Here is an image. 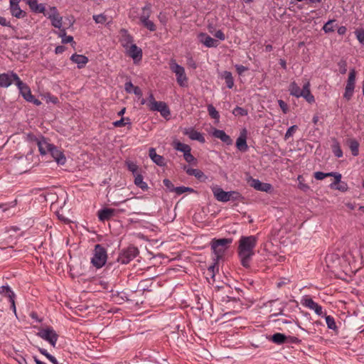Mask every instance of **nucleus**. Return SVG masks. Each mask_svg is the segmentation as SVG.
<instances>
[{
  "mask_svg": "<svg viewBox=\"0 0 364 364\" xmlns=\"http://www.w3.org/2000/svg\"><path fill=\"white\" fill-rule=\"evenodd\" d=\"M257 243L255 235L242 236L238 241V256L241 264L245 267L250 266V262L255 255V247Z\"/></svg>",
  "mask_w": 364,
  "mask_h": 364,
  "instance_id": "obj_1",
  "label": "nucleus"
},
{
  "mask_svg": "<svg viewBox=\"0 0 364 364\" xmlns=\"http://www.w3.org/2000/svg\"><path fill=\"white\" fill-rule=\"evenodd\" d=\"M289 91L291 95L297 98L302 97L309 103H312L315 100L314 97L310 92V82L309 81L304 84L302 90L295 82H292L289 85Z\"/></svg>",
  "mask_w": 364,
  "mask_h": 364,
  "instance_id": "obj_2",
  "label": "nucleus"
},
{
  "mask_svg": "<svg viewBox=\"0 0 364 364\" xmlns=\"http://www.w3.org/2000/svg\"><path fill=\"white\" fill-rule=\"evenodd\" d=\"M232 242V240L228 238L215 239L212 240L211 248L218 259L223 256Z\"/></svg>",
  "mask_w": 364,
  "mask_h": 364,
  "instance_id": "obj_3",
  "label": "nucleus"
},
{
  "mask_svg": "<svg viewBox=\"0 0 364 364\" xmlns=\"http://www.w3.org/2000/svg\"><path fill=\"white\" fill-rule=\"evenodd\" d=\"M211 189L215 198L218 201L228 202L230 200H237L240 197V193L236 191L226 192L217 186L212 187Z\"/></svg>",
  "mask_w": 364,
  "mask_h": 364,
  "instance_id": "obj_4",
  "label": "nucleus"
},
{
  "mask_svg": "<svg viewBox=\"0 0 364 364\" xmlns=\"http://www.w3.org/2000/svg\"><path fill=\"white\" fill-rule=\"evenodd\" d=\"M169 66L171 70L176 75L178 84L181 87L187 86L188 77L184 68L178 65L174 60L170 61Z\"/></svg>",
  "mask_w": 364,
  "mask_h": 364,
  "instance_id": "obj_5",
  "label": "nucleus"
},
{
  "mask_svg": "<svg viewBox=\"0 0 364 364\" xmlns=\"http://www.w3.org/2000/svg\"><path fill=\"white\" fill-rule=\"evenodd\" d=\"M107 259L105 249L100 245H96L94 250L93 257L91 259L92 264L97 268L103 267Z\"/></svg>",
  "mask_w": 364,
  "mask_h": 364,
  "instance_id": "obj_6",
  "label": "nucleus"
},
{
  "mask_svg": "<svg viewBox=\"0 0 364 364\" xmlns=\"http://www.w3.org/2000/svg\"><path fill=\"white\" fill-rule=\"evenodd\" d=\"M51 21L55 28L61 29L63 26V17L60 16L58 9L55 6L50 7L46 13H43Z\"/></svg>",
  "mask_w": 364,
  "mask_h": 364,
  "instance_id": "obj_7",
  "label": "nucleus"
},
{
  "mask_svg": "<svg viewBox=\"0 0 364 364\" xmlns=\"http://www.w3.org/2000/svg\"><path fill=\"white\" fill-rule=\"evenodd\" d=\"M38 336L43 340L48 341L53 347L55 346L58 336L53 328H42L38 333Z\"/></svg>",
  "mask_w": 364,
  "mask_h": 364,
  "instance_id": "obj_8",
  "label": "nucleus"
},
{
  "mask_svg": "<svg viewBox=\"0 0 364 364\" xmlns=\"http://www.w3.org/2000/svg\"><path fill=\"white\" fill-rule=\"evenodd\" d=\"M355 77L356 72L355 69H351L348 75L347 83L345 88V92L343 95V97L347 100H350V97L353 96L355 84Z\"/></svg>",
  "mask_w": 364,
  "mask_h": 364,
  "instance_id": "obj_9",
  "label": "nucleus"
},
{
  "mask_svg": "<svg viewBox=\"0 0 364 364\" xmlns=\"http://www.w3.org/2000/svg\"><path fill=\"white\" fill-rule=\"evenodd\" d=\"M139 253L135 247H129L127 250L122 251L118 257V261L122 264H128L131 260L135 258Z\"/></svg>",
  "mask_w": 364,
  "mask_h": 364,
  "instance_id": "obj_10",
  "label": "nucleus"
},
{
  "mask_svg": "<svg viewBox=\"0 0 364 364\" xmlns=\"http://www.w3.org/2000/svg\"><path fill=\"white\" fill-rule=\"evenodd\" d=\"M20 2L21 0H10L9 1L11 14L17 18H23L26 16V13L20 8Z\"/></svg>",
  "mask_w": 364,
  "mask_h": 364,
  "instance_id": "obj_11",
  "label": "nucleus"
},
{
  "mask_svg": "<svg viewBox=\"0 0 364 364\" xmlns=\"http://www.w3.org/2000/svg\"><path fill=\"white\" fill-rule=\"evenodd\" d=\"M301 303L304 306L313 310L317 315H323L322 307L309 296L304 297L301 300Z\"/></svg>",
  "mask_w": 364,
  "mask_h": 364,
  "instance_id": "obj_12",
  "label": "nucleus"
},
{
  "mask_svg": "<svg viewBox=\"0 0 364 364\" xmlns=\"http://www.w3.org/2000/svg\"><path fill=\"white\" fill-rule=\"evenodd\" d=\"M125 53L136 63L142 58V50L136 44L133 43L125 49Z\"/></svg>",
  "mask_w": 364,
  "mask_h": 364,
  "instance_id": "obj_13",
  "label": "nucleus"
},
{
  "mask_svg": "<svg viewBox=\"0 0 364 364\" xmlns=\"http://www.w3.org/2000/svg\"><path fill=\"white\" fill-rule=\"evenodd\" d=\"M198 39L200 43L207 48H216L218 45V41L213 38L205 33H200L198 35Z\"/></svg>",
  "mask_w": 364,
  "mask_h": 364,
  "instance_id": "obj_14",
  "label": "nucleus"
},
{
  "mask_svg": "<svg viewBox=\"0 0 364 364\" xmlns=\"http://www.w3.org/2000/svg\"><path fill=\"white\" fill-rule=\"evenodd\" d=\"M16 86L18 87L21 95L27 102L32 99L33 95L31 94L29 87L23 83L19 77H16Z\"/></svg>",
  "mask_w": 364,
  "mask_h": 364,
  "instance_id": "obj_15",
  "label": "nucleus"
},
{
  "mask_svg": "<svg viewBox=\"0 0 364 364\" xmlns=\"http://www.w3.org/2000/svg\"><path fill=\"white\" fill-rule=\"evenodd\" d=\"M249 183L251 187L257 191L269 192L272 189V185L267 183H262L258 179L250 178Z\"/></svg>",
  "mask_w": 364,
  "mask_h": 364,
  "instance_id": "obj_16",
  "label": "nucleus"
},
{
  "mask_svg": "<svg viewBox=\"0 0 364 364\" xmlns=\"http://www.w3.org/2000/svg\"><path fill=\"white\" fill-rule=\"evenodd\" d=\"M119 41L122 46L126 49L134 43L132 36L125 29H121L119 31Z\"/></svg>",
  "mask_w": 364,
  "mask_h": 364,
  "instance_id": "obj_17",
  "label": "nucleus"
},
{
  "mask_svg": "<svg viewBox=\"0 0 364 364\" xmlns=\"http://www.w3.org/2000/svg\"><path fill=\"white\" fill-rule=\"evenodd\" d=\"M16 77H18V75L14 73L0 74V86L7 87L13 81L16 84Z\"/></svg>",
  "mask_w": 364,
  "mask_h": 364,
  "instance_id": "obj_18",
  "label": "nucleus"
},
{
  "mask_svg": "<svg viewBox=\"0 0 364 364\" xmlns=\"http://www.w3.org/2000/svg\"><path fill=\"white\" fill-rule=\"evenodd\" d=\"M183 133L192 140H196L201 143L205 141L203 134L193 128H186L183 129Z\"/></svg>",
  "mask_w": 364,
  "mask_h": 364,
  "instance_id": "obj_19",
  "label": "nucleus"
},
{
  "mask_svg": "<svg viewBox=\"0 0 364 364\" xmlns=\"http://www.w3.org/2000/svg\"><path fill=\"white\" fill-rule=\"evenodd\" d=\"M247 130L243 129L236 141V146L241 151H246L248 149L247 144Z\"/></svg>",
  "mask_w": 364,
  "mask_h": 364,
  "instance_id": "obj_20",
  "label": "nucleus"
},
{
  "mask_svg": "<svg viewBox=\"0 0 364 364\" xmlns=\"http://www.w3.org/2000/svg\"><path fill=\"white\" fill-rule=\"evenodd\" d=\"M0 294L9 298L11 304V308L14 313H16V306L14 302V293L7 286H2L0 287Z\"/></svg>",
  "mask_w": 364,
  "mask_h": 364,
  "instance_id": "obj_21",
  "label": "nucleus"
},
{
  "mask_svg": "<svg viewBox=\"0 0 364 364\" xmlns=\"http://www.w3.org/2000/svg\"><path fill=\"white\" fill-rule=\"evenodd\" d=\"M37 144L39 151L42 155L50 153V149L53 146V144L48 143L43 137L41 138L40 139H37Z\"/></svg>",
  "mask_w": 364,
  "mask_h": 364,
  "instance_id": "obj_22",
  "label": "nucleus"
},
{
  "mask_svg": "<svg viewBox=\"0 0 364 364\" xmlns=\"http://www.w3.org/2000/svg\"><path fill=\"white\" fill-rule=\"evenodd\" d=\"M50 153L58 164H65L66 159L61 151L58 150L55 146H53V148L50 149Z\"/></svg>",
  "mask_w": 364,
  "mask_h": 364,
  "instance_id": "obj_23",
  "label": "nucleus"
},
{
  "mask_svg": "<svg viewBox=\"0 0 364 364\" xmlns=\"http://www.w3.org/2000/svg\"><path fill=\"white\" fill-rule=\"evenodd\" d=\"M183 169L186 171L187 174L189 176H194L198 180L205 181L207 179V176L199 169L192 168L186 166H184Z\"/></svg>",
  "mask_w": 364,
  "mask_h": 364,
  "instance_id": "obj_24",
  "label": "nucleus"
},
{
  "mask_svg": "<svg viewBox=\"0 0 364 364\" xmlns=\"http://www.w3.org/2000/svg\"><path fill=\"white\" fill-rule=\"evenodd\" d=\"M213 136L215 138L220 139L223 142L228 145L232 144V143L230 137L223 130L215 129L213 132Z\"/></svg>",
  "mask_w": 364,
  "mask_h": 364,
  "instance_id": "obj_25",
  "label": "nucleus"
},
{
  "mask_svg": "<svg viewBox=\"0 0 364 364\" xmlns=\"http://www.w3.org/2000/svg\"><path fill=\"white\" fill-rule=\"evenodd\" d=\"M29 6V8L35 11L38 13H44L46 11V8L43 4H38L37 0H23Z\"/></svg>",
  "mask_w": 364,
  "mask_h": 364,
  "instance_id": "obj_26",
  "label": "nucleus"
},
{
  "mask_svg": "<svg viewBox=\"0 0 364 364\" xmlns=\"http://www.w3.org/2000/svg\"><path fill=\"white\" fill-rule=\"evenodd\" d=\"M70 60L77 65L78 68H83L88 62V58L79 54H74L71 56Z\"/></svg>",
  "mask_w": 364,
  "mask_h": 364,
  "instance_id": "obj_27",
  "label": "nucleus"
},
{
  "mask_svg": "<svg viewBox=\"0 0 364 364\" xmlns=\"http://www.w3.org/2000/svg\"><path fill=\"white\" fill-rule=\"evenodd\" d=\"M116 210L112 208H104L98 211L99 219L102 221L106 220L114 215Z\"/></svg>",
  "mask_w": 364,
  "mask_h": 364,
  "instance_id": "obj_28",
  "label": "nucleus"
},
{
  "mask_svg": "<svg viewBox=\"0 0 364 364\" xmlns=\"http://www.w3.org/2000/svg\"><path fill=\"white\" fill-rule=\"evenodd\" d=\"M153 111H158L164 118H168L170 115V109L167 105L164 102H159Z\"/></svg>",
  "mask_w": 364,
  "mask_h": 364,
  "instance_id": "obj_29",
  "label": "nucleus"
},
{
  "mask_svg": "<svg viewBox=\"0 0 364 364\" xmlns=\"http://www.w3.org/2000/svg\"><path fill=\"white\" fill-rule=\"evenodd\" d=\"M149 157L158 166H163L165 165L164 157L157 154L154 148L149 149Z\"/></svg>",
  "mask_w": 364,
  "mask_h": 364,
  "instance_id": "obj_30",
  "label": "nucleus"
},
{
  "mask_svg": "<svg viewBox=\"0 0 364 364\" xmlns=\"http://www.w3.org/2000/svg\"><path fill=\"white\" fill-rule=\"evenodd\" d=\"M172 145L175 149L183 152V154H185L186 152L191 151V148L189 145L181 143L177 140L173 141Z\"/></svg>",
  "mask_w": 364,
  "mask_h": 364,
  "instance_id": "obj_31",
  "label": "nucleus"
},
{
  "mask_svg": "<svg viewBox=\"0 0 364 364\" xmlns=\"http://www.w3.org/2000/svg\"><path fill=\"white\" fill-rule=\"evenodd\" d=\"M134 182V184L142 191H147L149 189L148 184L144 181V178L141 174L135 175Z\"/></svg>",
  "mask_w": 364,
  "mask_h": 364,
  "instance_id": "obj_32",
  "label": "nucleus"
},
{
  "mask_svg": "<svg viewBox=\"0 0 364 364\" xmlns=\"http://www.w3.org/2000/svg\"><path fill=\"white\" fill-rule=\"evenodd\" d=\"M222 77L225 80V83L228 88H232L234 86V80L232 74L229 71H224L222 75Z\"/></svg>",
  "mask_w": 364,
  "mask_h": 364,
  "instance_id": "obj_33",
  "label": "nucleus"
},
{
  "mask_svg": "<svg viewBox=\"0 0 364 364\" xmlns=\"http://www.w3.org/2000/svg\"><path fill=\"white\" fill-rule=\"evenodd\" d=\"M146 106L151 111H153L156 106L157 105V104L159 103V102L155 100L154 95L151 92L149 93V96L146 99Z\"/></svg>",
  "mask_w": 364,
  "mask_h": 364,
  "instance_id": "obj_34",
  "label": "nucleus"
},
{
  "mask_svg": "<svg viewBox=\"0 0 364 364\" xmlns=\"http://www.w3.org/2000/svg\"><path fill=\"white\" fill-rule=\"evenodd\" d=\"M349 148L353 156H358L359 152V144L355 139L349 140Z\"/></svg>",
  "mask_w": 364,
  "mask_h": 364,
  "instance_id": "obj_35",
  "label": "nucleus"
},
{
  "mask_svg": "<svg viewBox=\"0 0 364 364\" xmlns=\"http://www.w3.org/2000/svg\"><path fill=\"white\" fill-rule=\"evenodd\" d=\"M332 151L336 156L338 158H341L343 156V151L341 149L339 143L336 140H333V144H332Z\"/></svg>",
  "mask_w": 364,
  "mask_h": 364,
  "instance_id": "obj_36",
  "label": "nucleus"
},
{
  "mask_svg": "<svg viewBox=\"0 0 364 364\" xmlns=\"http://www.w3.org/2000/svg\"><path fill=\"white\" fill-rule=\"evenodd\" d=\"M287 337L280 333H277L272 336V341L277 344H282L285 342Z\"/></svg>",
  "mask_w": 364,
  "mask_h": 364,
  "instance_id": "obj_37",
  "label": "nucleus"
},
{
  "mask_svg": "<svg viewBox=\"0 0 364 364\" xmlns=\"http://www.w3.org/2000/svg\"><path fill=\"white\" fill-rule=\"evenodd\" d=\"M208 112L209 115L214 119L216 120L217 122H219L220 114L215 109V108L212 105H208Z\"/></svg>",
  "mask_w": 364,
  "mask_h": 364,
  "instance_id": "obj_38",
  "label": "nucleus"
},
{
  "mask_svg": "<svg viewBox=\"0 0 364 364\" xmlns=\"http://www.w3.org/2000/svg\"><path fill=\"white\" fill-rule=\"evenodd\" d=\"M59 36L62 38L63 43H70L73 41V38L70 36H66L65 30L64 28L60 29Z\"/></svg>",
  "mask_w": 364,
  "mask_h": 364,
  "instance_id": "obj_39",
  "label": "nucleus"
},
{
  "mask_svg": "<svg viewBox=\"0 0 364 364\" xmlns=\"http://www.w3.org/2000/svg\"><path fill=\"white\" fill-rule=\"evenodd\" d=\"M126 164L127 166L129 171H130L134 174V176L136 174H139L138 173L139 167L134 162L131 161H127L126 162Z\"/></svg>",
  "mask_w": 364,
  "mask_h": 364,
  "instance_id": "obj_40",
  "label": "nucleus"
},
{
  "mask_svg": "<svg viewBox=\"0 0 364 364\" xmlns=\"http://www.w3.org/2000/svg\"><path fill=\"white\" fill-rule=\"evenodd\" d=\"M150 15V9L147 7H144L142 10V14L139 17L140 22L141 23H144L149 18Z\"/></svg>",
  "mask_w": 364,
  "mask_h": 364,
  "instance_id": "obj_41",
  "label": "nucleus"
},
{
  "mask_svg": "<svg viewBox=\"0 0 364 364\" xmlns=\"http://www.w3.org/2000/svg\"><path fill=\"white\" fill-rule=\"evenodd\" d=\"M326 322L328 328L336 330L337 328L334 318L331 316H326Z\"/></svg>",
  "mask_w": 364,
  "mask_h": 364,
  "instance_id": "obj_42",
  "label": "nucleus"
},
{
  "mask_svg": "<svg viewBox=\"0 0 364 364\" xmlns=\"http://www.w3.org/2000/svg\"><path fill=\"white\" fill-rule=\"evenodd\" d=\"M39 351L41 354L45 355L51 363L53 364H57V360L54 356L49 354L46 349L43 348H39Z\"/></svg>",
  "mask_w": 364,
  "mask_h": 364,
  "instance_id": "obj_43",
  "label": "nucleus"
},
{
  "mask_svg": "<svg viewBox=\"0 0 364 364\" xmlns=\"http://www.w3.org/2000/svg\"><path fill=\"white\" fill-rule=\"evenodd\" d=\"M232 114L235 116H246L247 111L242 107H237L233 109Z\"/></svg>",
  "mask_w": 364,
  "mask_h": 364,
  "instance_id": "obj_44",
  "label": "nucleus"
},
{
  "mask_svg": "<svg viewBox=\"0 0 364 364\" xmlns=\"http://www.w3.org/2000/svg\"><path fill=\"white\" fill-rule=\"evenodd\" d=\"M93 19L96 23L103 24L107 21V16L104 14L94 15Z\"/></svg>",
  "mask_w": 364,
  "mask_h": 364,
  "instance_id": "obj_45",
  "label": "nucleus"
},
{
  "mask_svg": "<svg viewBox=\"0 0 364 364\" xmlns=\"http://www.w3.org/2000/svg\"><path fill=\"white\" fill-rule=\"evenodd\" d=\"M184 159L188 163H192L193 164H197L196 159L191 154V151L186 152L185 154H183Z\"/></svg>",
  "mask_w": 364,
  "mask_h": 364,
  "instance_id": "obj_46",
  "label": "nucleus"
},
{
  "mask_svg": "<svg viewBox=\"0 0 364 364\" xmlns=\"http://www.w3.org/2000/svg\"><path fill=\"white\" fill-rule=\"evenodd\" d=\"M298 127L296 125H293L291 127H290L286 134H285V136H284V139L287 140L289 138H290L291 136H292L294 135V134L295 133V132L297 130Z\"/></svg>",
  "mask_w": 364,
  "mask_h": 364,
  "instance_id": "obj_47",
  "label": "nucleus"
},
{
  "mask_svg": "<svg viewBox=\"0 0 364 364\" xmlns=\"http://www.w3.org/2000/svg\"><path fill=\"white\" fill-rule=\"evenodd\" d=\"M127 124H130L129 118H122L121 119L113 122V125L116 127H123Z\"/></svg>",
  "mask_w": 364,
  "mask_h": 364,
  "instance_id": "obj_48",
  "label": "nucleus"
},
{
  "mask_svg": "<svg viewBox=\"0 0 364 364\" xmlns=\"http://www.w3.org/2000/svg\"><path fill=\"white\" fill-rule=\"evenodd\" d=\"M333 23H334V21L333 20H330L328 21L323 27V31L326 32V33H329V32H332L334 31V27H333Z\"/></svg>",
  "mask_w": 364,
  "mask_h": 364,
  "instance_id": "obj_49",
  "label": "nucleus"
},
{
  "mask_svg": "<svg viewBox=\"0 0 364 364\" xmlns=\"http://www.w3.org/2000/svg\"><path fill=\"white\" fill-rule=\"evenodd\" d=\"M331 176H333L335 180L330 185V186H335L336 185L338 184L341 181V174L337 172H331Z\"/></svg>",
  "mask_w": 364,
  "mask_h": 364,
  "instance_id": "obj_50",
  "label": "nucleus"
},
{
  "mask_svg": "<svg viewBox=\"0 0 364 364\" xmlns=\"http://www.w3.org/2000/svg\"><path fill=\"white\" fill-rule=\"evenodd\" d=\"M297 180L299 181V188L302 190L303 191H306L309 189V186L304 183V178L301 176H299L297 177Z\"/></svg>",
  "mask_w": 364,
  "mask_h": 364,
  "instance_id": "obj_51",
  "label": "nucleus"
},
{
  "mask_svg": "<svg viewBox=\"0 0 364 364\" xmlns=\"http://www.w3.org/2000/svg\"><path fill=\"white\" fill-rule=\"evenodd\" d=\"M44 100L47 103H53L56 104L58 102V100L56 97L53 96L50 94H46L44 95Z\"/></svg>",
  "mask_w": 364,
  "mask_h": 364,
  "instance_id": "obj_52",
  "label": "nucleus"
},
{
  "mask_svg": "<svg viewBox=\"0 0 364 364\" xmlns=\"http://www.w3.org/2000/svg\"><path fill=\"white\" fill-rule=\"evenodd\" d=\"M142 25L147 29H149L150 31H154L156 30V25L152 21L149 19L143 23Z\"/></svg>",
  "mask_w": 364,
  "mask_h": 364,
  "instance_id": "obj_53",
  "label": "nucleus"
},
{
  "mask_svg": "<svg viewBox=\"0 0 364 364\" xmlns=\"http://www.w3.org/2000/svg\"><path fill=\"white\" fill-rule=\"evenodd\" d=\"M331 188L344 192L347 191L348 186L345 182L341 181L338 184L336 185L335 186H331Z\"/></svg>",
  "mask_w": 364,
  "mask_h": 364,
  "instance_id": "obj_54",
  "label": "nucleus"
},
{
  "mask_svg": "<svg viewBox=\"0 0 364 364\" xmlns=\"http://www.w3.org/2000/svg\"><path fill=\"white\" fill-rule=\"evenodd\" d=\"M174 191L178 194H182L187 191L193 192V190L191 188L185 187V186L176 187V188H174Z\"/></svg>",
  "mask_w": 364,
  "mask_h": 364,
  "instance_id": "obj_55",
  "label": "nucleus"
},
{
  "mask_svg": "<svg viewBox=\"0 0 364 364\" xmlns=\"http://www.w3.org/2000/svg\"><path fill=\"white\" fill-rule=\"evenodd\" d=\"M331 176V173H323V172H321V171H317V172H315L314 173V177L317 179V180H322L323 178H325L326 177H328V176Z\"/></svg>",
  "mask_w": 364,
  "mask_h": 364,
  "instance_id": "obj_56",
  "label": "nucleus"
},
{
  "mask_svg": "<svg viewBox=\"0 0 364 364\" xmlns=\"http://www.w3.org/2000/svg\"><path fill=\"white\" fill-rule=\"evenodd\" d=\"M357 39L360 43L364 45V31L358 30L355 32Z\"/></svg>",
  "mask_w": 364,
  "mask_h": 364,
  "instance_id": "obj_57",
  "label": "nucleus"
},
{
  "mask_svg": "<svg viewBox=\"0 0 364 364\" xmlns=\"http://www.w3.org/2000/svg\"><path fill=\"white\" fill-rule=\"evenodd\" d=\"M278 104L280 107V108L282 109V112L286 114L289 111V107L288 105H287V103H285L283 100H278Z\"/></svg>",
  "mask_w": 364,
  "mask_h": 364,
  "instance_id": "obj_58",
  "label": "nucleus"
},
{
  "mask_svg": "<svg viewBox=\"0 0 364 364\" xmlns=\"http://www.w3.org/2000/svg\"><path fill=\"white\" fill-rule=\"evenodd\" d=\"M235 68L239 75H242L244 72L247 71L248 68L241 65H235Z\"/></svg>",
  "mask_w": 364,
  "mask_h": 364,
  "instance_id": "obj_59",
  "label": "nucleus"
},
{
  "mask_svg": "<svg viewBox=\"0 0 364 364\" xmlns=\"http://www.w3.org/2000/svg\"><path fill=\"white\" fill-rule=\"evenodd\" d=\"M214 36L217 38H218L219 40L220 41H224L225 39V34L223 33V31L221 30H218L215 33H214Z\"/></svg>",
  "mask_w": 364,
  "mask_h": 364,
  "instance_id": "obj_60",
  "label": "nucleus"
},
{
  "mask_svg": "<svg viewBox=\"0 0 364 364\" xmlns=\"http://www.w3.org/2000/svg\"><path fill=\"white\" fill-rule=\"evenodd\" d=\"M135 87L131 82H127L124 85L125 90L127 92H132L133 89Z\"/></svg>",
  "mask_w": 364,
  "mask_h": 364,
  "instance_id": "obj_61",
  "label": "nucleus"
},
{
  "mask_svg": "<svg viewBox=\"0 0 364 364\" xmlns=\"http://www.w3.org/2000/svg\"><path fill=\"white\" fill-rule=\"evenodd\" d=\"M0 25L4 26H8L10 27L11 24L10 22L8 21L4 17L0 16Z\"/></svg>",
  "mask_w": 364,
  "mask_h": 364,
  "instance_id": "obj_62",
  "label": "nucleus"
},
{
  "mask_svg": "<svg viewBox=\"0 0 364 364\" xmlns=\"http://www.w3.org/2000/svg\"><path fill=\"white\" fill-rule=\"evenodd\" d=\"M28 102H32L37 106H39L41 105V102L40 100L36 99L33 95L32 96V99L31 100H28Z\"/></svg>",
  "mask_w": 364,
  "mask_h": 364,
  "instance_id": "obj_63",
  "label": "nucleus"
},
{
  "mask_svg": "<svg viewBox=\"0 0 364 364\" xmlns=\"http://www.w3.org/2000/svg\"><path fill=\"white\" fill-rule=\"evenodd\" d=\"M132 92L137 96H141L142 95L141 90L139 87H135Z\"/></svg>",
  "mask_w": 364,
  "mask_h": 364,
  "instance_id": "obj_64",
  "label": "nucleus"
}]
</instances>
